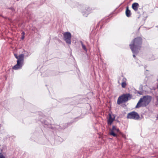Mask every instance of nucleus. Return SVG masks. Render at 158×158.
Instances as JSON below:
<instances>
[{
  "instance_id": "obj_1",
  "label": "nucleus",
  "mask_w": 158,
  "mask_h": 158,
  "mask_svg": "<svg viewBox=\"0 0 158 158\" xmlns=\"http://www.w3.org/2000/svg\"><path fill=\"white\" fill-rule=\"evenodd\" d=\"M142 44V39L140 37L135 38L130 44V48L133 53H138Z\"/></svg>"
},
{
  "instance_id": "obj_2",
  "label": "nucleus",
  "mask_w": 158,
  "mask_h": 158,
  "mask_svg": "<svg viewBox=\"0 0 158 158\" xmlns=\"http://www.w3.org/2000/svg\"><path fill=\"white\" fill-rule=\"evenodd\" d=\"M152 99L151 96L149 95H145L141 98L138 102L136 108H139L141 107H146L151 102Z\"/></svg>"
},
{
  "instance_id": "obj_3",
  "label": "nucleus",
  "mask_w": 158,
  "mask_h": 158,
  "mask_svg": "<svg viewBox=\"0 0 158 158\" xmlns=\"http://www.w3.org/2000/svg\"><path fill=\"white\" fill-rule=\"evenodd\" d=\"M14 56L17 59V64L13 67V69L14 70H17L21 69L23 63L24 54H22L18 56L17 54H15Z\"/></svg>"
},
{
  "instance_id": "obj_4",
  "label": "nucleus",
  "mask_w": 158,
  "mask_h": 158,
  "mask_svg": "<svg viewBox=\"0 0 158 158\" xmlns=\"http://www.w3.org/2000/svg\"><path fill=\"white\" fill-rule=\"evenodd\" d=\"M116 132H117L119 135H121L123 137H125V135L122 133L118 128H117L114 126H113L112 128L110 130V135L113 136L114 137H117V135L115 133Z\"/></svg>"
},
{
  "instance_id": "obj_5",
  "label": "nucleus",
  "mask_w": 158,
  "mask_h": 158,
  "mask_svg": "<svg viewBox=\"0 0 158 158\" xmlns=\"http://www.w3.org/2000/svg\"><path fill=\"white\" fill-rule=\"evenodd\" d=\"M131 96V95L130 94H123L119 97L118 98L117 102V104L119 105L123 102L127 101L129 99V98Z\"/></svg>"
},
{
  "instance_id": "obj_6",
  "label": "nucleus",
  "mask_w": 158,
  "mask_h": 158,
  "mask_svg": "<svg viewBox=\"0 0 158 158\" xmlns=\"http://www.w3.org/2000/svg\"><path fill=\"white\" fill-rule=\"evenodd\" d=\"M127 118L138 120L139 118V115L136 112L133 111L128 114Z\"/></svg>"
},
{
  "instance_id": "obj_7",
  "label": "nucleus",
  "mask_w": 158,
  "mask_h": 158,
  "mask_svg": "<svg viewBox=\"0 0 158 158\" xmlns=\"http://www.w3.org/2000/svg\"><path fill=\"white\" fill-rule=\"evenodd\" d=\"M64 39L66 43L69 44H71V35L70 32H66L63 34Z\"/></svg>"
},
{
  "instance_id": "obj_8",
  "label": "nucleus",
  "mask_w": 158,
  "mask_h": 158,
  "mask_svg": "<svg viewBox=\"0 0 158 158\" xmlns=\"http://www.w3.org/2000/svg\"><path fill=\"white\" fill-rule=\"evenodd\" d=\"M135 11L137 14H139V13H142V14L140 15L138 17V18H139L140 17L144 21L148 17L146 12H143V10H141V12H139V10H135Z\"/></svg>"
},
{
  "instance_id": "obj_9",
  "label": "nucleus",
  "mask_w": 158,
  "mask_h": 158,
  "mask_svg": "<svg viewBox=\"0 0 158 158\" xmlns=\"http://www.w3.org/2000/svg\"><path fill=\"white\" fill-rule=\"evenodd\" d=\"M115 117L113 116V117L110 114H109V118L107 120V123L108 125H111L113 121L114 120Z\"/></svg>"
},
{
  "instance_id": "obj_10",
  "label": "nucleus",
  "mask_w": 158,
  "mask_h": 158,
  "mask_svg": "<svg viewBox=\"0 0 158 158\" xmlns=\"http://www.w3.org/2000/svg\"><path fill=\"white\" fill-rule=\"evenodd\" d=\"M132 7L134 10H137L139 7V5L138 3L135 2L132 4Z\"/></svg>"
},
{
  "instance_id": "obj_11",
  "label": "nucleus",
  "mask_w": 158,
  "mask_h": 158,
  "mask_svg": "<svg viewBox=\"0 0 158 158\" xmlns=\"http://www.w3.org/2000/svg\"><path fill=\"white\" fill-rule=\"evenodd\" d=\"M89 11V10H83L81 13L84 16L87 17L90 13Z\"/></svg>"
},
{
  "instance_id": "obj_12",
  "label": "nucleus",
  "mask_w": 158,
  "mask_h": 158,
  "mask_svg": "<svg viewBox=\"0 0 158 158\" xmlns=\"http://www.w3.org/2000/svg\"><path fill=\"white\" fill-rule=\"evenodd\" d=\"M126 79L125 78H123V82H122L121 85L122 87L123 88H125L126 85Z\"/></svg>"
},
{
  "instance_id": "obj_13",
  "label": "nucleus",
  "mask_w": 158,
  "mask_h": 158,
  "mask_svg": "<svg viewBox=\"0 0 158 158\" xmlns=\"http://www.w3.org/2000/svg\"><path fill=\"white\" fill-rule=\"evenodd\" d=\"M126 15L127 17H130L131 15V10H126Z\"/></svg>"
},
{
  "instance_id": "obj_14",
  "label": "nucleus",
  "mask_w": 158,
  "mask_h": 158,
  "mask_svg": "<svg viewBox=\"0 0 158 158\" xmlns=\"http://www.w3.org/2000/svg\"><path fill=\"white\" fill-rule=\"evenodd\" d=\"M104 21V20H101V21H100L99 23H98L97 26V27H99V25L100 26V28H101L102 26L103 25H102V24L103 23Z\"/></svg>"
},
{
  "instance_id": "obj_15",
  "label": "nucleus",
  "mask_w": 158,
  "mask_h": 158,
  "mask_svg": "<svg viewBox=\"0 0 158 158\" xmlns=\"http://www.w3.org/2000/svg\"><path fill=\"white\" fill-rule=\"evenodd\" d=\"M80 43H81V45L82 46V48L86 52L87 51V49L86 48L85 46L83 44V43L81 41H80Z\"/></svg>"
},
{
  "instance_id": "obj_16",
  "label": "nucleus",
  "mask_w": 158,
  "mask_h": 158,
  "mask_svg": "<svg viewBox=\"0 0 158 158\" xmlns=\"http://www.w3.org/2000/svg\"><path fill=\"white\" fill-rule=\"evenodd\" d=\"M0 158H5V156L1 153H0Z\"/></svg>"
},
{
  "instance_id": "obj_17",
  "label": "nucleus",
  "mask_w": 158,
  "mask_h": 158,
  "mask_svg": "<svg viewBox=\"0 0 158 158\" xmlns=\"http://www.w3.org/2000/svg\"><path fill=\"white\" fill-rule=\"evenodd\" d=\"M137 93H138V94H139L140 95L142 94V92H141V91H138Z\"/></svg>"
},
{
  "instance_id": "obj_18",
  "label": "nucleus",
  "mask_w": 158,
  "mask_h": 158,
  "mask_svg": "<svg viewBox=\"0 0 158 158\" xmlns=\"http://www.w3.org/2000/svg\"><path fill=\"white\" fill-rule=\"evenodd\" d=\"M137 93H138V94H139L140 95L142 94V92H141V91H138Z\"/></svg>"
},
{
  "instance_id": "obj_19",
  "label": "nucleus",
  "mask_w": 158,
  "mask_h": 158,
  "mask_svg": "<svg viewBox=\"0 0 158 158\" xmlns=\"http://www.w3.org/2000/svg\"><path fill=\"white\" fill-rule=\"evenodd\" d=\"M155 105L156 106H157L158 105V100L157 99L156 102L155 104Z\"/></svg>"
},
{
  "instance_id": "obj_20",
  "label": "nucleus",
  "mask_w": 158,
  "mask_h": 158,
  "mask_svg": "<svg viewBox=\"0 0 158 158\" xmlns=\"http://www.w3.org/2000/svg\"><path fill=\"white\" fill-rule=\"evenodd\" d=\"M22 35H24H24H25V32H24V31H23L22 33Z\"/></svg>"
},
{
  "instance_id": "obj_21",
  "label": "nucleus",
  "mask_w": 158,
  "mask_h": 158,
  "mask_svg": "<svg viewBox=\"0 0 158 158\" xmlns=\"http://www.w3.org/2000/svg\"><path fill=\"white\" fill-rule=\"evenodd\" d=\"M24 35H22V37H21V39L23 40V39H24Z\"/></svg>"
},
{
  "instance_id": "obj_22",
  "label": "nucleus",
  "mask_w": 158,
  "mask_h": 158,
  "mask_svg": "<svg viewBox=\"0 0 158 158\" xmlns=\"http://www.w3.org/2000/svg\"><path fill=\"white\" fill-rule=\"evenodd\" d=\"M134 54L133 55V57H134V58H135V54H136L137 53H133Z\"/></svg>"
},
{
  "instance_id": "obj_23",
  "label": "nucleus",
  "mask_w": 158,
  "mask_h": 158,
  "mask_svg": "<svg viewBox=\"0 0 158 158\" xmlns=\"http://www.w3.org/2000/svg\"><path fill=\"white\" fill-rule=\"evenodd\" d=\"M129 7L128 6H126V10H129Z\"/></svg>"
},
{
  "instance_id": "obj_24",
  "label": "nucleus",
  "mask_w": 158,
  "mask_h": 158,
  "mask_svg": "<svg viewBox=\"0 0 158 158\" xmlns=\"http://www.w3.org/2000/svg\"><path fill=\"white\" fill-rule=\"evenodd\" d=\"M26 52V53H24V54H25L27 56L28 55V53L27 52Z\"/></svg>"
},
{
  "instance_id": "obj_25",
  "label": "nucleus",
  "mask_w": 158,
  "mask_h": 158,
  "mask_svg": "<svg viewBox=\"0 0 158 158\" xmlns=\"http://www.w3.org/2000/svg\"><path fill=\"white\" fill-rule=\"evenodd\" d=\"M156 118L157 119H158V114L157 115V116H156Z\"/></svg>"
},
{
  "instance_id": "obj_26",
  "label": "nucleus",
  "mask_w": 158,
  "mask_h": 158,
  "mask_svg": "<svg viewBox=\"0 0 158 158\" xmlns=\"http://www.w3.org/2000/svg\"><path fill=\"white\" fill-rule=\"evenodd\" d=\"M141 89H142V86H141Z\"/></svg>"
}]
</instances>
